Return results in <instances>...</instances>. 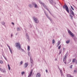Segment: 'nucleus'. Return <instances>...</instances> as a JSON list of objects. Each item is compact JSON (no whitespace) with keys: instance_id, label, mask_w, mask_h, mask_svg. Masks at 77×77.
<instances>
[{"instance_id":"1","label":"nucleus","mask_w":77,"mask_h":77,"mask_svg":"<svg viewBox=\"0 0 77 77\" xmlns=\"http://www.w3.org/2000/svg\"><path fill=\"white\" fill-rule=\"evenodd\" d=\"M16 45L17 47H18V46L19 47V49L20 50H21L22 51H24V52L25 51L23 49H22L21 48V45H20V43H16Z\"/></svg>"},{"instance_id":"2","label":"nucleus","mask_w":77,"mask_h":77,"mask_svg":"<svg viewBox=\"0 0 77 77\" xmlns=\"http://www.w3.org/2000/svg\"><path fill=\"white\" fill-rule=\"evenodd\" d=\"M63 9H65V8L66 11L68 13H69V8H68V7L67 5H66L63 6Z\"/></svg>"},{"instance_id":"3","label":"nucleus","mask_w":77,"mask_h":77,"mask_svg":"<svg viewBox=\"0 0 77 77\" xmlns=\"http://www.w3.org/2000/svg\"><path fill=\"white\" fill-rule=\"evenodd\" d=\"M32 19L35 23H36L37 24L39 23V20H38V18L35 17H32Z\"/></svg>"},{"instance_id":"4","label":"nucleus","mask_w":77,"mask_h":77,"mask_svg":"<svg viewBox=\"0 0 77 77\" xmlns=\"http://www.w3.org/2000/svg\"><path fill=\"white\" fill-rule=\"evenodd\" d=\"M66 58H67V55H65V57L64 58H63V61L65 64H66V61L65 60Z\"/></svg>"},{"instance_id":"5","label":"nucleus","mask_w":77,"mask_h":77,"mask_svg":"<svg viewBox=\"0 0 77 77\" xmlns=\"http://www.w3.org/2000/svg\"><path fill=\"white\" fill-rule=\"evenodd\" d=\"M32 5L33 6H34V7L35 8H37V7H38L37 4L35 2H32Z\"/></svg>"},{"instance_id":"6","label":"nucleus","mask_w":77,"mask_h":77,"mask_svg":"<svg viewBox=\"0 0 77 77\" xmlns=\"http://www.w3.org/2000/svg\"><path fill=\"white\" fill-rule=\"evenodd\" d=\"M68 32L73 37H74V34L72 33V32L70 31V30H69L68 31Z\"/></svg>"},{"instance_id":"7","label":"nucleus","mask_w":77,"mask_h":77,"mask_svg":"<svg viewBox=\"0 0 77 77\" xmlns=\"http://www.w3.org/2000/svg\"><path fill=\"white\" fill-rule=\"evenodd\" d=\"M30 63H31V66H33V59H32V58L30 57Z\"/></svg>"},{"instance_id":"8","label":"nucleus","mask_w":77,"mask_h":77,"mask_svg":"<svg viewBox=\"0 0 77 77\" xmlns=\"http://www.w3.org/2000/svg\"><path fill=\"white\" fill-rule=\"evenodd\" d=\"M7 45L8 47L9 50L11 54H12V50L11 49V47H10V46H9L8 44H7Z\"/></svg>"},{"instance_id":"9","label":"nucleus","mask_w":77,"mask_h":77,"mask_svg":"<svg viewBox=\"0 0 77 77\" xmlns=\"http://www.w3.org/2000/svg\"><path fill=\"white\" fill-rule=\"evenodd\" d=\"M42 5L45 9H47V11H48V9L47 8V6H46V5H45V4H44V3H43V4H42Z\"/></svg>"},{"instance_id":"10","label":"nucleus","mask_w":77,"mask_h":77,"mask_svg":"<svg viewBox=\"0 0 77 77\" xmlns=\"http://www.w3.org/2000/svg\"><path fill=\"white\" fill-rule=\"evenodd\" d=\"M32 72H33V69H31V71L30 72V73L29 75H28V77H30L31 75H32Z\"/></svg>"},{"instance_id":"11","label":"nucleus","mask_w":77,"mask_h":77,"mask_svg":"<svg viewBox=\"0 0 77 77\" xmlns=\"http://www.w3.org/2000/svg\"><path fill=\"white\" fill-rule=\"evenodd\" d=\"M26 38L28 39V41H30V38H29V36L27 35V33H26Z\"/></svg>"},{"instance_id":"12","label":"nucleus","mask_w":77,"mask_h":77,"mask_svg":"<svg viewBox=\"0 0 77 77\" xmlns=\"http://www.w3.org/2000/svg\"><path fill=\"white\" fill-rule=\"evenodd\" d=\"M43 11H44V12H45V15H46V17H47V18H48V14H47V13H46V12H45V10H44V9H43Z\"/></svg>"},{"instance_id":"13","label":"nucleus","mask_w":77,"mask_h":77,"mask_svg":"<svg viewBox=\"0 0 77 77\" xmlns=\"http://www.w3.org/2000/svg\"><path fill=\"white\" fill-rule=\"evenodd\" d=\"M36 77H41V74L39 73H37Z\"/></svg>"},{"instance_id":"14","label":"nucleus","mask_w":77,"mask_h":77,"mask_svg":"<svg viewBox=\"0 0 77 77\" xmlns=\"http://www.w3.org/2000/svg\"><path fill=\"white\" fill-rule=\"evenodd\" d=\"M28 65V64L27 63H25L24 65V68H26Z\"/></svg>"},{"instance_id":"15","label":"nucleus","mask_w":77,"mask_h":77,"mask_svg":"<svg viewBox=\"0 0 77 77\" xmlns=\"http://www.w3.org/2000/svg\"><path fill=\"white\" fill-rule=\"evenodd\" d=\"M28 6L29 8H33V5H32L31 4H29L28 5Z\"/></svg>"},{"instance_id":"16","label":"nucleus","mask_w":77,"mask_h":77,"mask_svg":"<svg viewBox=\"0 0 77 77\" xmlns=\"http://www.w3.org/2000/svg\"><path fill=\"white\" fill-rule=\"evenodd\" d=\"M71 11L72 15H73V16H74V12H73L72 10H71Z\"/></svg>"},{"instance_id":"17","label":"nucleus","mask_w":77,"mask_h":77,"mask_svg":"<svg viewBox=\"0 0 77 77\" xmlns=\"http://www.w3.org/2000/svg\"><path fill=\"white\" fill-rule=\"evenodd\" d=\"M27 50L28 51H30V46H27Z\"/></svg>"},{"instance_id":"18","label":"nucleus","mask_w":77,"mask_h":77,"mask_svg":"<svg viewBox=\"0 0 77 77\" xmlns=\"http://www.w3.org/2000/svg\"><path fill=\"white\" fill-rule=\"evenodd\" d=\"M66 44H69V42H70V40H69L68 41H67L66 42Z\"/></svg>"},{"instance_id":"19","label":"nucleus","mask_w":77,"mask_h":77,"mask_svg":"<svg viewBox=\"0 0 77 77\" xmlns=\"http://www.w3.org/2000/svg\"><path fill=\"white\" fill-rule=\"evenodd\" d=\"M8 69L9 70H11V68L10 67V66L8 64Z\"/></svg>"},{"instance_id":"20","label":"nucleus","mask_w":77,"mask_h":77,"mask_svg":"<svg viewBox=\"0 0 77 77\" xmlns=\"http://www.w3.org/2000/svg\"><path fill=\"white\" fill-rule=\"evenodd\" d=\"M75 60H76V59H73L72 62L73 63H74L75 61Z\"/></svg>"},{"instance_id":"21","label":"nucleus","mask_w":77,"mask_h":77,"mask_svg":"<svg viewBox=\"0 0 77 77\" xmlns=\"http://www.w3.org/2000/svg\"><path fill=\"white\" fill-rule=\"evenodd\" d=\"M60 42H58V45H57V47H58V46H59V45H60Z\"/></svg>"},{"instance_id":"22","label":"nucleus","mask_w":77,"mask_h":77,"mask_svg":"<svg viewBox=\"0 0 77 77\" xmlns=\"http://www.w3.org/2000/svg\"><path fill=\"white\" fill-rule=\"evenodd\" d=\"M50 2L51 3H53V0H50Z\"/></svg>"},{"instance_id":"23","label":"nucleus","mask_w":77,"mask_h":77,"mask_svg":"<svg viewBox=\"0 0 77 77\" xmlns=\"http://www.w3.org/2000/svg\"><path fill=\"white\" fill-rule=\"evenodd\" d=\"M2 25H5V22H2Z\"/></svg>"},{"instance_id":"24","label":"nucleus","mask_w":77,"mask_h":77,"mask_svg":"<svg viewBox=\"0 0 77 77\" xmlns=\"http://www.w3.org/2000/svg\"><path fill=\"white\" fill-rule=\"evenodd\" d=\"M55 42V41H54V40L53 39L52 40V44H54Z\"/></svg>"},{"instance_id":"25","label":"nucleus","mask_w":77,"mask_h":77,"mask_svg":"<svg viewBox=\"0 0 77 77\" xmlns=\"http://www.w3.org/2000/svg\"><path fill=\"white\" fill-rule=\"evenodd\" d=\"M39 2L40 3V4H41V5H42V4H43V3L41 2V1H39Z\"/></svg>"},{"instance_id":"26","label":"nucleus","mask_w":77,"mask_h":77,"mask_svg":"<svg viewBox=\"0 0 77 77\" xmlns=\"http://www.w3.org/2000/svg\"><path fill=\"white\" fill-rule=\"evenodd\" d=\"M17 31H20V28L18 27L17 28Z\"/></svg>"},{"instance_id":"27","label":"nucleus","mask_w":77,"mask_h":77,"mask_svg":"<svg viewBox=\"0 0 77 77\" xmlns=\"http://www.w3.org/2000/svg\"><path fill=\"white\" fill-rule=\"evenodd\" d=\"M61 48V45H60L58 48V49L59 50V49H60V48Z\"/></svg>"},{"instance_id":"28","label":"nucleus","mask_w":77,"mask_h":77,"mask_svg":"<svg viewBox=\"0 0 77 77\" xmlns=\"http://www.w3.org/2000/svg\"><path fill=\"white\" fill-rule=\"evenodd\" d=\"M70 76H71V75H70V74H67V77H70Z\"/></svg>"},{"instance_id":"29","label":"nucleus","mask_w":77,"mask_h":77,"mask_svg":"<svg viewBox=\"0 0 77 77\" xmlns=\"http://www.w3.org/2000/svg\"><path fill=\"white\" fill-rule=\"evenodd\" d=\"M3 63V62L2 60H0V63Z\"/></svg>"},{"instance_id":"30","label":"nucleus","mask_w":77,"mask_h":77,"mask_svg":"<svg viewBox=\"0 0 77 77\" xmlns=\"http://www.w3.org/2000/svg\"><path fill=\"white\" fill-rule=\"evenodd\" d=\"M24 74V72H21L22 75H23Z\"/></svg>"},{"instance_id":"31","label":"nucleus","mask_w":77,"mask_h":77,"mask_svg":"<svg viewBox=\"0 0 77 77\" xmlns=\"http://www.w3.org/2000/svg\"><path fill=\"white\" fill-rule=\"evenodd\" d=\"M71 9H72V10H73V11L74 10V8H72V6H71Z\"/></svg>"},{"instance_id":"32","label":"nucleus","mask_w":77,"mask_h":77,"mask_svg":"<svg viewBox=\"0 0 77 77\" xmlns=\"http://www.w3.org/2000/svg\"><path fill=\"white\" fill-rule=\"evenodd\" d=\"M70 17L72 19V17H72V15H70Z\"/></svg>"},{"instance_id":"33","label":"nucleus","mask_w":77,"mask_h":77,"mask_svg":"<svg viewBox=\"0 0 77 77\" xmlns=\"http://www.w3.org/2000/svg\"><path fill=\"white\" fill-rule=\"evenodd\" d=\"M4 57L5 59L7 61H8V60H7V58H6L5 57Z\"/></svg>"},{"instance_id":"34","label":"nucleus","mask_w":77,"mask_h":77,"mask_svg":"<svg viewBox=\"0 0 77 77\" xmlns=\"http://www.w3.org/2000/svg\"><path fill=\"white\" fill-rule=\"evenodd\" d=\"M20 65H22V64H23V61H21L20 62Z\"/></svg>"},{"instance_id":"35","label":"nucleus","mask_w":77,"mask_h":77,"mask_svg":"<svg viewBox=\"0 0 77 77\" xmlns=\"http://www.w3.org/2000/svg\"><path fill=\"white\" fill-rule=\"evenodd\" d=\"M13 36V34H11V38H12V36Z\"/></svg>"},{"instance_id":"36","label":"nucleus","mask_w":77,"mask_h":77,"mask_svg":"<svg viewBox=\"0 0 77 77\" xmlns=\"http://www.w3.org/2000/svg\"><path fill=\"white\" fill-rule=\"evenodd\" d=\"M1 72H3L4 70L2 69H1Z\"/></svg>"},{"instance_id":"37","label":"nucleus","mask_w":77,"mask_h":77,"mask_svg":"<svg viewBox=\"0 0 77 77\" xmlns=\"http://www.w3.org/2000/svg\"><path fill=\"white\" fill-rule=\"evenodd\" d=\"M72 68V65H71L70 66V68Z\"/></svg>"},{"instance_id":"38","label":"nucleus","mask_w":77,"mask_h":77,"mask_svg":"<svg viewBox=\"0 0 77 77\" xmlns=\"http://www.w3.org/2000/svg\"><path fill=\"white\" fill-rule=\"evenodd\" d=\"M3 72H4V73H5V72H6V71H5V70H3Z\"/></svg>"},{"instance_id":"39","label":"nucleus","mask_w":77,"mask_h":77,"mask_svg":"<svg viewBox=\"0 0 77 77\" xmlns=\"http://www.w3.org/2000/svg\"><path fill=\"white\" fill-rule=\"evenodd\" d=\"M46 72H48V70L47 69L46 70Z\"/></svg>"},{"instance_id":"40","label":"nucleus","mask_w":77,"mask_h":77,"mask_svg":"<svg viewBox=\"0 0 77 77\" xmlns=\"http://www.w3.org/2000/svg\"><path fill=\"white\" fill-rule=\"evenodd\" d=\"M49 20H50V21H52V20H51V19L50 18V19H49Z\"/></svg>"},{"instance_id":"41","label":"nucleus","mask_w":77,"mask_h":77,"mask_svg":"<svg viewBox=\"0 0 77 77\" xmlns=\"http://www.w3.org/2000/svg\"><path fill=\"white\" fill-rule=\"evenodd\" d=\"M11 24H13V25H14V23L13 22H12Z\"/></svg>"},{"instance_id":"42","label":"nucleus","mask_w":77,"mask_h":77,"mask_svg":"<svg viewBox=\"0 0 77 77\" xmlns=\"http://www.w3.org/2000/svg\"><path fill=\"white\" fill-rule=\"evenodd\" d=\"M0 46H1V47H3V46L2 45H0Z\"/></svg>"},{"instance_id":"43","label":"nucleus","mask_w":77,"mask_h":77,"mask_svg":"<svg viewBox=\"0 0 77 77\" xmlns=\"http://www.w3.org/2000/svg\"><path fill=\"white\" fill-rule=\"evenodd\" d=\"M60 72H62V70H60Z\"/></svg>"},{"instance_id":"44","label":"nucleus","mask_w":77,"mask_h":77,"mask_svg":"<svg viewBox=\"0 0 77 77\" xmlns=\"http://www.w3.org/2000/svg\"><path fill=\"white\" fill-rule=\"evenodd\" d=\"M76 72V71H75V70H74V72L75 73Z\"/></svg>"},{"instance_id":"45","label":"nucleus","mask_w":77,"mask_h":77,"mask_svg":"<svg viewBox=\"0 0 77 77\" xmlns=\"http://www.w3.org/2000/svg\"><path fill=\"white\" fill-rule=\"evenodd\" d=\"M2 69V68L0 67V71H1V70Z\"/></svg>"},{"instance_id":"46","label":"nucleus","mask_w":77,"mask_h":77,"mask_svg":"<svg viewBox=\"0 0 77 77\" xmlns=\"http://www.w3.org/2000/svg\"><path fill=\"white\" fill-rule=\"evenodd\" d=\"M63 70H64V71H65V68H63Z\"/></svg>"},{"instance_id":"47","label":"nucleus","mask_w":77,"mask_h":77,"mask_svg":"<svg viewBox=\"0 0 77 77\" xmlns=\"http://www.w3.org/2000/svg\"><path fill=\"white\" fill-rule=\"evenodd\" d=\"M28 55H29V54L28 53Z\"/></svg>"},{"instance_id":"48","label":"nucleus","mask_w":77,"mask_h":77,"mask_svg":"<svg viewBox=\"0 0 77 77\" xmlns=\"http://www.w3.org/2000/svg\"><path fill=\"white\" fill-rule=\"evenodd\" d=\"M49 12L50 13V14H51V13H50V12L49 11Z\"/></svg>"},{"instance_id":"49","label":"nucleus","mask_w":77,"mask_h":77,"mask_svg":"<svg viewBox=\"0 0 77 77\" xmlns=\"http://www.w3.org/2000/svg\"><path fill=\"white\" fill-rule=\"evenodd\" d=\"M0 20H1V18H0Z\"/></svg>"},{"instance_id":"50","label":"nucleus","mask_w":77,"mask_h":77,"mask_svg":"<svg viewBox=\"0 0 77 77\" xmlns=\"http://www.w3.org/2000/svg\"><path fill=\"white\" fill-rule=\"evenodd\" d=\"M0 77H2V76H0Z\"/></svg>"}]
</instances>
